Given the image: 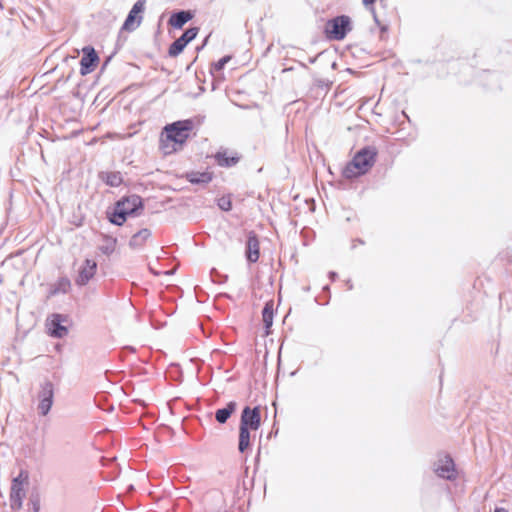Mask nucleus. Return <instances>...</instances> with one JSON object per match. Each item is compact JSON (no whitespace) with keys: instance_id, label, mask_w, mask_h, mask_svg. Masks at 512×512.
I'll return each mask as SVG.
<instances>
[{"instance_id":"24","label":"nucleus","mask_w":512,"mask_h":512,"mask_svg":"<svg viewBox=\"0 0 512 512\" xmlns=\"http://www.w3.org/2000/svg\"><path fill=\"white\" fill-rule=\"evenodd\" d=\"M188 44L186 43V41L181 38V36L179 38H177L174 42H172L169 46V49H168V56L169 57H177L178 55H180L183 50L185 49V47L187 46Z\"/></svg>"},{"instance_id":"19","label":"nucleus","mask_w":512,"mask_h":512,"mask_svg":"<svg viewBox=\"0 0 512 512\" xmlns=\"http://www.w3.org/2000/svg\"><path fill=\"white\" fill-rule=\"evenodd\" d=\"M25 497L24 488L11 487L10 490V507L16 511L22 508L23 499Z\"/></svg>"},{"instance_id":"6","label":"nucleus","mask_w":512,"mask_h":512,"mask_svg":"<svg viewBox=\"0 0 512 512\" xmlns=\"http://www.w3.org/2000/svg\"><path fill=\"white\" fill-rule=\"evenodd\" d=\"M146 0H137L129 11L121 30L134 31L142 22Z\"/></svg>"},{"instance_id":"31","label":"nucleus","mask_w":512,"mask_h":512,"mask_svg":"<svg viewBox=\"0 0 512 512\" xmlns=\"http://www.w3.org/2000/svg\"><path fill=\"white\" fill-rule=\"evenodd\" d=\"M370 12H371V13H372V15H373V19H374L375 23H376L378 26H380V25H381V22H380V20L378 19V16H377V14H376L375 8H374V7H371V11H370Z\"/></svg>"},{"instance_id":"5","label":"nucleus","mask_w":512,"mask_h":512,"mask_svg":"<svg viewBox=\"0 0 512 512\" xmlns=\"http://www.w3.org/2000/svg\"><path fill=\"white\" fill-rule=\"evenodd\" d=\"M54 396V384L50 380L45 379L43 382L40 383V388L37 393V410L40 416H47L50 413L54 403Z\"/></svg>"},{"instance_id":"2","label":"nucleus","mask_w":512,"mask_h":512,"mask_svg":"<svg viewBox=\"0 0 512 512\" xmlns=\"http://www.w3.org/2000/svg\"><path fill=\"white\" fill-rule=\"evenodd\" d=\"M378 150L375 146H364L358 150L352 160L348 162L342 171L346 179H354L365 175L376 162Z\"/></svg>"},{"instance_id":"10","label":"nucleus","mask_w":512,"mask_h":512,"mask_svg":"<svg viewBox=\"0 0 512 512\" xmlns=\"http://www.w3.org/2000/svg\"><path fill=\"white\" fill-rule=\"evenodd\" d=\"M97 272V263L92 259H85L78 270L75 278V284L79 287L85 286L95 276Z\"/></svg>"},{"instance_id":"1","label":"nucleus","mask_w":512,"mask_h":512,"mask_svg":"<svg viewBox=\"0 0 512 512\" xmlns=\"http://www.w3.org/2000/svg\"><path fill=\"white\" fill-rule=\"evenodd\" d=\"M144 209L143 199L136 194L117 200L112 208L106 210V218L116 226H122L129 216H137Z\"/></svg>"},{"instance_id":"30","label":"nucleus","mask_w":512,"mask_h":512,"mask_svg":"<svg viewBox=\"0 0 512 512\" xmlns=\"http://www.w3.org/2000/svg\"><path fill=\"white\" fill-rule=\"evenodd\" d=\"M317 86L320 87V88H329V82L328 80H324V79H319L317 80Z\"/></svg>"},{"instance_id":"20","label":"nucleus","mask_w":512,"mask_h":512,"mask_svg":"<svg viewBox=\"0 0 512 512\" xmlns=\"http://www.w3.org/2000/svg\"><path fill=\"white\" fill-rule=\"evenodd\" d=\"M214 157L219 166L226 168L235 166L240 160V158L236 155L227 156L226 151H218Z\"/></svg>"},{"instance_id":"42","label":"nucleus","mask_w":512,"mask_h":512,"mask_svg":"<svg viewBox=\"0 0 512 512\" xmlns=\"http://www.w3.org/2000/svg\"><path fill=\"white\" fill-rule=\"evenodd\" d=\"M128 349L132 352H135V349L133 347H128Z\"/></svg>"},{"instance_id":"36","label":"nucleus","mask_w":512,"mask_h":512,"mask_svg":"<svg viewBox=\"0 0 512 512\" xmlns=\"http://www.w3.org/2000/svg\"><path fill=\"white\" fill-rule=\"evenodd\" d=\"M208 38H209V36H207V37L205 38V40H204V42H203L202 46H201V47H199L198 49H201L203 46H205V45H206V43H207V41H208Z\"/></svg>"},{"instance_id":"18","label":"nucleus","mask_w":512,"mask_h":512,"mask_svg":"<svg viewBox=\"0 0 512 512\" xmlns=\"http://www.w3.org/2000/svg\"><path fill=\"white\" fill-rule=\"evenodd\" d=\"M273 301H267L262 310V320L265 328V332L268 335L270 333V328L273 325L274 318V309H273Z\"/></svg>"},{"instance_id":"41","label":"nucleus","mask_w":512,"mask_h":512,"mask_svg":"<svg viewBox=\"0 0 512 512\" xmlns=\"http://www.w3.org/2000/svg\"><path fill=\"white\" fill-rule=\"evenodd\" d=\"M108 62H109V59H107V60L104 62V64H103V67H102V68H104V67L108 64Z\"/></svg>"},{"instance_id":"32","label":"nucleus","mask_w":512,"mask_h":512,"mask_svg":"<svg viewBox=\"0 0 512 512\" xmlns=\"http://www.w3.org/2000/svg\"><path fill=\"white\" fill-rule=\"evenodd\" d=\"M376 0H363V4L369 8V10L371 11V7H374L373 4L375 3Z\"/></svg>"},{"instance_id":"7","label":"nucleus","mask_w":512,"mask_h":512,"mask_svg":"<svg viewBox=\"0 0 512 512\" xmlns=\"http://www.w3.org/2000/svg\"><path fill=\"white\" fill-rule=\"evenodd\" d=\"M66 321V316L53 313L46 320V328L49 336L61 339L68 334V328L64 326L62 323Z\"/></svg>"},{"instance_id":"37","label":"nucleus","mask_w":512,"mask_h":512,"mask_svg":"<svg viewBox=\"0 0 512 512\" xmlns=\"http://www.w3.org/2000/svg\"><path fill=\"white\" fill-rule=\"evenodd\" d=\"M316 59H317V56L316 57H312V58L309 59V62L311 64H313V63H315Z\"/></svg>"},{"instance_id":"28","label":"nucleus","mask_w":512,"mask_h":512,"mask_svg":"<svg viewBox=\"0 0 512 512\" xmlns=\"http://www.w3.org/2000/svg\"><path fill=\"white\" fill-rule=\"evenodd\" d=\"M211 279L214 283H224L227 281L228 276L221 274L216 268H212L210 271Z\"/></svg>"},{"instance_id":"14","label":"nucleus","mask_w":512,"mask_h":512,"mask_svg":"<svg viewBox=\"0 0 512 512\" xmlns=\"http://www.w3.org/2000/svg\"><path fill=\"white\" fill-rule=\"evenodd\" d=\"M189 183L193 185H207L213 179V173L208 171H190L183 176Z\"/></svg>"},{"instance_id":"33","label":"nucleus","mask_w":512,"mask_h":512,"mask_svg":"<svg viewBox=\"0 0 512 512\" xmlns=\"http://www.w3.org/2000/svg\"><path fill=\"white\" fill-rule=\"evenodd\" d=\"M328 277H329V279H330L332 282H334V281H336V279H337V277H338V274H337L335 271H330V272L328 273Z\"/></svg>"},{"instance_id":"38","label":"nucleus","mask_w":512,"mask_h":512,"mask_svg":"<svg viewBox=\"0 0 512 512\" xmlns=\"http://www.w3.org/2000/svg\"><path fill=\"white\" fill-rule=\"evenodd\" d=\"M354 242H358V244H361V245L364 244V241L360 238L356 239Z\"/></svg>"},{"instance_id":"34","label":"nucleus","mask_w":512,"mask_h":512,"mask_svg":"<svg viewBox=\"0 0 512 512\" xmlns=\"http://www.w3.org/2000/svg\"><path fill=\"white\" fill-rule=\"evenodd\" d=\"M381 33H385L388 31V26L386 24H381L379 26Z\"/></svg>"},{"instance_id":"21","label":"nucleus","mask_w":512,"mask_h":512,"mask_svg":"<svg viewBox=\"0 0 512 512\" xmlns=\"http://www.w3.org/2000/svg\"><path fill=\"white\" fill-rule=\"evenodd\" d=\"M117 239L110 235H102V244L99 250L106 256H110L116 248Z\"/></svg>"},{"instance_id":"15","label":"nucleus","mask_w":512,"mask_h":512,"mask_svg":"<svg viewBox=\"0 0 512 512\" xmlns=\"http://www.w3.org/2000/svg\"><path fill=\"white\" fill-rule=\"evenodd\" d=\"M98 177L109 187H119L123 183V177L119 171H101Z\"/></svg>"},{"instance_id":"26","label":"nucleus","mask_w":512,"mask_h":512,"mask_svg":"<svg viewBox=\"0 0 512 512\" xmlns=\"http://www.w3.org/2000/svg\"><path fill=\"white\" fill-rule=\"evenodd\" d=\"M217 206L222 211L228 212L232 209V202L230 196H222L217 200Z\"/></svg>"},{"instance_id":"16","label":"nucleus","mask_w":512,"mask_h":512,"mask_svg":"<svg viewBox=\"0 0 512 512\" xmlns=\"http://www.w3.org/2000/svg\"><path fill=\"white\" fill-rule=\"evenodd\" d=\"M152 233L148 228H143L133 234L129 240V247L132 249L141 248L151 237Z\"/></svg>"},{"instance_id":"11","label":"nucleus","mask_w":512,"mask_h":512,"mask_svg":"<svg viewBox=\"0 0 512 512\" xmlns=\"http://www.w3.org/2000/svg\"><path fill=\"white\" fill-rule=\"evenodd\" d=\"M434 472L440 478L450 481L455 480L457 475L452 457L445 455L444 458L439 459L438 464L435 465Z\"/></svg>"},{"instance_id":"4","label":"nucleus","mask_w":512,"mask_h":512,"mask_svg":"<svg viewBox=\"0 0 512 512\" xmlns=\"http://www.w3.org/2000/svg\"><path fill=\"white\" fill-rule=\"evenodd\" d=\"M194 128L192 119H185L167 124L164 128L166 139L174 144L182 146L189 138V133Z\"/></svg>"},{"instance_id":"12","label":"nucleus","mask_w":512,"mask_h":512,"mask_svg":"<svg viewBox=\"0 0 512 512\" xmlns=\"http://www.w3.org/2000/svg\"><path fill=\"white\" fill-rule=\"evenodd\" d=\"M245 256L248 263H256L260 256V244L258 236L255 232L248 233L246 240Z\"/></svg>"},{"instance_id":"40","label":"nucleus","mask_w":512,"mask_h":512,"mask_svg":"<svg viewBox=\"0 0 512 512\" xmlns=\"http://www.w3.org/2000/svg\"><path fill=\"white\" fill-rule=\"evenodd\" d=\"M347 283H348V288H349V289H352V288H353V285L351 284V282H350V281H348Z\"/></svg>"},{"instance_id":"29","label":"nucleus","mask_w":512,"mask_h":512,"mask_svg":"<svg viewBox=\"0 0 512 512\" xmlns=\"http://www.w3.org/2000/svg\"><path fill=\"white\" fill-rule=\"evenodd\" d=\"M230 59H231L230 56H224V57L220 58L217 62L213 63L212 70L217 71V72L223 70L225 65L229 62Z\"/></svg>"},{"instance_id":"27","label":"nucleus","mask_w":512,"mask_h":512,"mask_svg":"<svg viewBox=\"0 0 512 512\" xmlns=\"http://www.w3.org/2000/svg\"><path fill=\"white\" fill-rule=\"evenodd\" d=\"M199 32L198 27H190L181 35L187 44H189L192 40H194Z\"/></svg>"},{"instance_id":"9","label":"nucleus","mask_w":512,"mask_h":512,"mask_svg":"<svg viewBox=\"0 0 512 512\" xmlns=\"http://www.w3.org/2000/svg\"><path fill=\"white\" fill-rule=\"evenodd\" d=\"M99 63V56L92 46L82 48V58L80 60V74L85 76L94 71Z\"/></svg>"},{"instance_id":"39","label":"nucleus","mask_w":512,"mask_h":512,"mask_svg":"<svg viewBox=\"0 0 512 512\" xmlns=\"http://www.w3.org/2000/svg\"><path fill=\"white\" fill-rule=\"evenodd\" d=\"M33 511L34 512H38L39 511V507L37 505H35L34 508H33Z\"/></svg>"},{"instance_id":"22","label":"nucleus","mask_w":512,"mask_h":512,"mask_svg":"<svg viewBox=\"0 0 512 512\" xmlns=\"http://www.w3.org/2000/svg\"><path fill=\"white\" fill-rule=\"evenodd\" d=\"M251 431L250 429L239 427L238 450L240 453H245L250 448Z\"/></svg>"},{"instance_id":"3","label":"nucleus","mask_w":512,"mask_h":512,"mask_svg":"<svg viewBox=\"0 0 512 512\" xmlns=\"http://www.w3.org/2000/svg\"><path fill=\"white\" fill-rule=\"evenodd\" d=\"M351 30V18L347 15H338L326 21L324 35L328 40L341 41Z\"/></svg>"},{"instance_id":"25","label":"nucleus","mask_w":512,"mask_h":512,"mask_svg":"<svg viewBox=\"0 0 512 512\" xmlns=\"http://www.w3.org/2000/svg\"><path fill=\"white\" fill-rule=\"evenodd\" d=\"M29 473L26 470H20L19 474L13 478L11 487L24 488V484L28 483Z\"/></svg>"},{"instance_id":"35","label":"nucleus","mask_w":512,"mask_h":512,"mask_svg":"<svg viewBox=\"0 0 512 512\" xmlns=\"http://www.w3.org/2000/svg\"><path fill=\"white\" fill-rule=\"evenodd\" d=\"M494 512H508V510L506 508H503V507H496Z\"/></svg>"},{"instance_id":"17","label":"nucleus","mask_w":512,"mask_h":512,"mask_svg":"<svg viewBox=\"0 0 512 512\" xmlns=\"http://www.w3.org/2000/svg\"><path fill=\"white\" fill-rule=\"evenodd\" d=\"M237 403L235 401H230L226 404L225 407L219 408L215 411V419L219 424H224L231 417V415L236 411Z\"/></svg>"},{"instance_id":"8","label":"nucleus","mask_w":512,"mask_h":512,"mask_svg":"<svg viewBox=\"0 0 512 512\" xmlns=\"http://www.w3.org/2000/svg\"><path fill=\"white\" fill-rule=\"evenodd\" d=\"M260 426H261L260 407L255 406V407L251 408L250 406H245L241 413L239 427L256 431L259 429Z\"/></svg>"},{"instance_id":"23","label":"nucleus","mask_w":512,"mask_h":512,"mask_svg":"<svg viewBox=\"0 0 512 512\" xmlns=\"http://www.w3.org/2000/svg\"><path fill=\"white\" fill-rule=\"evenodd\" d=\"M71 288V281L69 280L68 277H60L56 283L53 285L52 287V290H51V294L52 295H56V294H66Z\"/></svg>"},{"instance_id":"13","label":"nucleus","mask_w":512,"mask_h":512,"mask_svg":"<svg viewBox=\"0 0 512 512\" xmlns=\"http://www.w3.org/2000/svg\"><path fill=\"white\" fill-rule=\"evenodd\" d=\"M194 17L191 10L174 11L168 20V24L175 29H182L183 26Z\"/></svg>"}]
</instances>
